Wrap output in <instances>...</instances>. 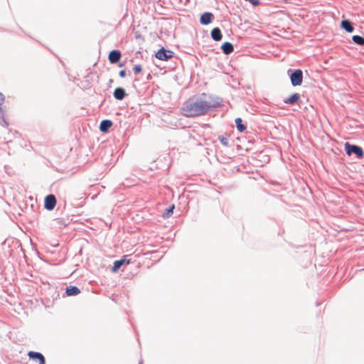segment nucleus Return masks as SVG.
Instances as JSON below:
<instances>
[{"instance_id": "nucleus-1", "label": "nucleus", "mask_w": 364, "mask_h": 364, "mask_svg": "<svg viewBox=\"0 0 364 364\" xmlns=\"http://www.w3.org/2000/svg\"><path fill=\"white\" fill-rule=\"evenodd\" d=\"M207 97L205 93L190 97L181 108L183 115L187 117L203 116L222 105V100L220 97H214L211 100H208Z\"/></svg>"}, {"instance_id": "nucleus-2", "label": "nucleus", "mask_w": 364, "mask_h": 364, "mask_svg": "<svg viewBox=\"0 0 364 364\" xmlns=\"http://www.w3.org/2000/svg\"><path fill=\"white\" fill-rule=\"evenodd\" d=\"M287 74L294 87L299 86L303 82V71L301 69H289Z\"/></svg>"}, {"instance_id": "nucleus-3", "label": "nucleus", "mask_w": 364, "mask_h": 364, "mask_svg": "<svg viewBox=\"0 0 364 364\" xmlns=\"http://www.w3.org/2000/svg\"><path fill=\"white\" fill-rule=\"evenodd\" d=\"M345 151L348 156L354 154L358 159H360L364 156V151L360 146L351 144L349 142H346Z\"/></svg>"}, {"instance_id": "nucleus-4", "label": "nucleus", "mask_w": 364, "mask_h": 364, "mask_svg": "<svg viewBox=\"0 0 364 364\" xmlns=\"http://www.w3.org/2000/svg\"><path fill=\"white\" fill-rule=\"evenodd\" d=\"M174 55V53L170 50H167L162 47L160 48L156 53L155 57L163 61H167L169 59L172 58Z\"/></svg>"}, {"instance_id": "nucleus-5", "label": "nucleus", "mask_w": 364, "mask_h": 364, "mask_svg": "<svg viewBox=\"0 0 364 364\" xmlns=\"http://www.w3.org/2000/svg\"><path fill=\"white\" fill-rule=\"evenodd\" d=\"M56 198L53 194H49L46 196L44 200V208L48 210H53L56 205Z\"/></svg>"}, {"instance_id": "nucleus-6", "label": "nucleus", "mask_w": 364, "mask_h": 364, "mask_svg": "<svg viewBox=\"0 0 364 364\" xmlns=\"http://www.w3.org/2000/svg\"><path fill=\"white\" fill-rule=\"evenodd\" d=\"M122 53L119 50H112L108 55V60L111 64H117L119 62Z\"/></svg>"}, {"instance_id": "nucleus-7", "label": "nucleus", "mask_w": 364, "mask_h": 364, "mask_svg": "<svg viewBox=\"0 0 364 364\" xmlns=\"http://www.w3.org/2000/svg\"><path fill=\"white\" fill-rule=\"evenodd\" d=\"M214 15L211 12H204L200 17V23L202 25L207 26L213 22Z\"/></svg>"}, {"instance_id": "nucleus-8", "label": "nucleus", "mask_w": 364, "mask_h": 364, "mask_svg": "<svg viewBox=\"0 0 364 364\" xmlns=\"http://www.w3.org/2000/svg\"><path fill=\"white\" fill-rule=\"evenodd\" d=\"M30 359L33 360H38V364H46V359L43 355L39 352L30 351L28 353Z\"/></svg>"}, {"instance_id": "nucleus-9", "label": "nucleus", "mask_w": 364, "mask_h": 364, "mask_svg": "<svg viewBox=\"0 0 364 364\" xmlns=\"http://www.w3.org/2000/svg\"><path fill=\"white\" fill-rule=\"evenodd\" d=\"M341 28L347 33H353L354 31L353 23L348 19H343L341 22Z\"/></svg>"}, {"instance_id": "nucleus-10", "label": "nucleus", "mask_w": 364, "mask_h": 364, "mask_svg": "<svg viewBox=\"0 0 364 364\" xmlns=\"http://www.w3.org/2000/svg\"><path fill=\"white\" fill-rule=\"evenodd\" d=\"M125 263L129 264V261L126 259V256H124L120 259L116 260L114 262L113 267L112 268V271L113 272H117L120 267L124 265Z\"/></svg>"}, {"instance_id": "nucleus-11", "label": "nucleus", "mask_w": 364, "mask_h": 364, "mask_svg": "<svg viewBox=\"0 0 364 364\" xmlns=\"http://www.w3.org/2000/svg\"><path fill=\"white\" fill-rule=\"evenodd\" d=\"M113 96L117 100H122L127 96L126 90L121 87H117L113 92Z\"/></svg>"}, {"instance_id": "nucleus-12", "label": "nucleus", "mask_w": 364, "mask_h": 364, "mask_svg": "<svg viewBox=\"0 0 364 364\" xmlns=\"http://www.w3.org/2000/svg\"><path fill=\"white\" fill-rule=\"evenodd\" d=\"M300 100V95L299 93H294L289 97L284 100V102L287 105H294Z\"/></svg>"}, {"instance_id": "nucleus-13", "label": "nucleus", "mask_w": 364, "mask_h": 364, "mask_svg": "<svg viewBox=\"0 0 364 364\" xmlns=\"http://www.w3.org/2000/svg\"><path fill=\"white\" fill-rule=\"evenodd\" d=\"M210 36L215 41H220L223 38L221 30L218 27H215L210 31Z\"/></svg>"}, {"instance_id": "nucleus-14", "label": "nucleus", "mask_w": 364, "mask_h": 364, "mask_svg": "<svg viewBox=\"0 0 364 364\" xmlns=\"http://www.w3.org/2000/svg\"><path fill=\"white\" fill-rule=\"evenodd\" d=\"M112 126V122L109 119H103L100 124V130L103 133H106L109 131L110 127Z\"/></svg>"}, {"instance_id": "nucleus-15", "label": "nucleus", "mask_w": 364, "mask_h": 364, "mask_svg": "<svg viewBox=\"0 0 364 364\" xmlns=\"http://www.w3.org/2000/svg\"><path fill=\"white\" fill-rule=\"evenodd\" d=\"M221 50L225 55H229L232 53L234 50L233 45L230 42H225L221 46Z\"/></svg>"}, {"instance_id": "nucleus-16", "label": "nucleus", "mask_w": 364, "mask_h": 364, "mask_svg": "<svg viewBox=\"0 0 364 364\" xmlns=\"http://www.w3.org/2000/svg\"><path fill=\"white\" fill-rule=\"evenodd\" d=\"M65 293L67 296H76L80 293V290L77 287L75 286H69L65 289Z\"/></svg>"}, {"instance_id": "nucleus-17", "label": "nucleus", "mask_w": 364, "mask_h": 364, "mask_svg": "<svg viewBox=\"0 0 364 364\" xmlns=\"http://www.w3.org/2000/svg\"><path fill=\"white\" fill-rule=\"evenodd\" d=\"M5 112V107H0V124L3 127H7L9 126V123L6 119Z\"/></svg>"}, {"instance_id": "nucleus-18", "label": "nucleus", "mask_w": 364, "mask_h": 364, "mask_svg": "<svg viewBox=\"0 0 364 364\" xmlns=\"http://www.w3.org/2000/svg\"><path fill=\"white\" fill-rule=\"evenodd\" d=\"M236 128L238 132H242L246 129V126L243 124L242 120L240 117H237L235 120Z\"/></svg>"}, {"instance_id": "nucleus-19", "label": "nucleus", "mask_w": 364, "mask_h": 364, "mask_svg": "<svg viewBox=\"0 0 364 364\" xmlns=\"http://www.w3.org/2000/svg\"><path fill=\"white\" fill-rule=\"evenodd\" d=\"M174 208H175V205H171L168 208H166L164 212L162 214V217L164 218H170L173 215Z\"/></svg>"}, {"instance_id": "nucleus-20", "label": "nucleus", "mask_w": 364, "mask_h": 364, "mask_svg": "<svg viewBox=\"0 0 364 364\" xmlns=\"http://www.w3.org/2000/svg\"><path fill=\"white\" fill-rule=\"evenodd\" d=\"M352 40L353 43H355L357 45L359 46H363L364 45V37L358 36V35H354L352 36Z\"/></svg>"}, {"instance_id": "nucleus-21", "label": "nucleus", "mask_w": 364, "mask_h": 364, "mask_svg": "<svg viewBox=\"0 0 364 364\" xmlns=\"http://www.w3.org/2000/svg\"><path fill=\"white\" fill-rule=\"evenodd\" d=\"M218 140L220 141V143L224 145L225 146H229V140L228 139L223 136V135H220L218 136Z\"/></svg>"}, {"instance_id": "nucleus-22", "label": "nucleus", "mask_w": 364, "mask_h": 364, "mask_svg": "<svg viewBox=\"0 0 364 364\" xmlns=\"http://www.w3.org/2000/svg\"><path fill=\"white\" fill-rule=\"evenodd\" d=\"M141 70L142 68L141 65H135L133 67V72L134 73L135 75L139 74L141 72Z\"/></svg>"}, {"instance_id": "nucleus-23", "label": "nucleus", "mask_w": 364, "mask_h": 364, "mask_svg": "<svg viewBox=\"0 0 364 364\" xmlns=\"http://www.w3.org/2000/svg\"><path fill=\"white\" fill-rule=\"evenodd\" d=\"M4 102L5 97L1 92H0V107H2V105L4 103Z\"/></svg>"}, {"instance_id": "nucleus-24", "label": "nucleus", "mask_w": 364, "mask_h": 364, "mask_svg": "<svg viewBox=\"0 0 364 364\" xmlns=\"http://www.w3.org/2000/svg\"><path fill=\"white\" fill-rule=\"evenodd\" d=\"M119 75L121 77H125L126 75H127V73H126V70H122L119 71Z\"/></svg>"}, {"instance_id": "nucleus-25", "label": "nucleus", "mask_w": 364, "mask_h": 364, "mask_svg": "<svg viewBox=\"0 0 364 364\" xmlns=\"http://www.w3.org/2000/svg\"><path fill=\"white\" fill-rule=\"evenodd\" d=\"M124 65V64L123 63H119V67H123Z\"/></svg>"}, {"instance_id": "nucleus-26", "label": "nucleus", "mask_w": 364, "mask_h": 364, "mask_svg": "<svg viewBox=\"0 0 364 364\" xmlns=\"http://www.w3.org/2000/svg\"><path fill=\"white\" fill-rule=\"evenodd\" d=\"M112 82H113L112 79H110L109 81V83H112Z\"/></svg>"}, {"instance_id": "nucleus-27", "label": "nucleus", "mask_w": 364, "mask_h": 364, "mask_svg": "<svg viewBox=\"0 0 364 364\" xmlns=\"http://www.w3.org/2000/svg\"><path fill=\"white\" fill-rule=\"evenodd\" d=\"M139 364H142V362H140Z\"/></svg>"}]
</instances>
